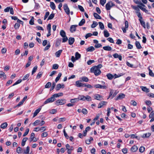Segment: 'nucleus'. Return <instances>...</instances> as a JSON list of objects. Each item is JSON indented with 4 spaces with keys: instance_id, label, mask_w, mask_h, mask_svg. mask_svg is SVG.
<instances>
[{
    "instance_id": "obj_1",
    "label": "nucleus",
    "mask_w": 154,
    "mask_h": 154,
    "mask_svg": "<svg viewBox=\"0 0 154 154\" xmlns=\"http://www.w3.org/2000/svg\"><path fill=\"white\" fill-rule=\"evenodd\" d=\"M91 72L93 73L96 76L100 75L101 73V71L100 69L97 68L96 66H93L90 69Z\"/></svg>"
},
{
    "instance_id": "obj_2",
    "label": "nucleus",
    "mask_w": 154,
    "mask_h": 154,
    "mask_svg": "<svg viewBox=\"0 0 154 154\" xmlns=\"http://www.w3.org/2000/svg\"><path fill=\"white\" fill-rule=\"evenodd\" d=\"M78 98L79 100H80L85 101L86 100L88 101L91 100V97L88 95H86L85 96L83 95H79Z\"/></svg>"
},
{
    "instance_id": "obj_3",
    "label": "nucleus",
    "mask_w": 154,
    "mask_h": 154,
    "mask_svg": "<svg viewBox=\"0 0 154 154\" xmlns=\"http://www.w3.org/2000/svg\"><path fill=\"white\" fill-rule=\"evenodd\" d=\"M60 35L63 37L62 42H65L68 40V38L66 35L65 32L63 30H61L60 31Z\"/></svg>"
},
{
    "instance_id": "obj_4",
    "label": "nucleus",
    "mask_w": 154,
    "mask_h": 154,
    "mask_svg": "<svg viewBox=\"0 0 154 154\" xmlns=\"http://www.w3.org/2000/svg\"><path fill=\"white\" fill-rule=\"evenodd\" d=\"M101 83L102 85H101L99 84H96L94 85V87L96 88L105 89L107 88V86L105 85V82L103 81L101 82Z\"/></svg>"
},
{
    "instance_id": "obj_5",
    "label": "nucleus",
    "mask_w": 154,
    "mask_h": 154,
    "mask_svg": "<svg viewBox=\"0 0 154 154\" xmlns=\"http://www.w3.org/2000/svg\"><path fill=\"white\" fill-rule=\"evenodd\" d=\"M55 100V99H54L53 95L51 97L47 99L44 102V104H46L49 103H51L53 102Z\"/></svg>"
},
{
    "instance_id": "obj_6",
    "label": "nucleus",
    "mask_w": 154,
    "mask_h": 154,
    "mask_svg": "<svg viewBox=\"0 0 154 154\" xmlns=\"http://www.w3.org/2000/svg\"><path fill=\"white\" fill-rule=\"evenodd\" d=\"M114 4L111 2H109L106 5V8L107 10H109L111 7L114 6Z\"/></svg>"
},
{
    "instance_id": "obj_7",
    "label": "nucleus",
    "mask_w": 154,
    "mask_h": 154,
    "mask_svg": "<svg viewBox=\"0 0 154 154\" xmlns=\"http://www.w3.org/2000/svg\"><path fill=\"white\" fill-rule=\"evenodd\" d=\"M66 103L65 99L58 100L56 101L55 104L57 105H62Z\"/></svg>"
},
{
    "instance_id": "obj_8",
    "label": "nucleus",
    "mask_w": 154,
    "mask_h": 154,
    "mask_svg": "<svg viewBox=\"0 0 154 154\" xmlns=\"http://www.w3.org/2000/svg\"><path fill=\"white\" fill-rule=\"evenodd\" d=\"M63 7L64 10L66 14L69 15L70 14V10L67 5L66 4H64Z\"/></svg>"
},
{
    "instance_id": "obj_9",
    "label": "nucleus",
    "mask_w": 154,
    "mask_h": 154,
    "mask_svg": "<svg viewBox=\"0 0 154 154\" xmlns=\"http://www.w3.org/2000/svg\"><path fill=\"white\" fill-rule=\"evenodd\" d=\"M140 6H142L140 5H137V6L132 5L131 7L134 9L135 10V12L137 14L140 12L139 9Z\"/></svg>"
},
{
    "instance_id": "obj_10",
    "label": "nucleus",
    "mask_w": 154,
    "mask_h": 154,
    "mask_svg": "<svg viewBox=\"0 0 154 154\" xmlns=\"http://www.w3.org/2000/svg\"><path fill=\"white\" fill-rule=\"evenodd\" d=\"M78 26V25H72L70 26V30L72 33H73L76 30V28Z\"/></svg>"
},
{
    "instance_id": "obj_11",
    "label": "nucleus",
    "mask_w": 154,
    "mask_h": 154,
    "mask_svg": "<svg viewBox=\"0 0 154 154\" xmlns=\"http://www.w3.org/2000/svg\"><path fill=\"white\" fill-rule=\"evenodd\" d=\"M94 99L99 100H101L103 99V97L99 94H96L94 96Z\"/></svg>"
},
{
    "instance_id": "obj_12",
    "label": "nucleus",
    "mask_w": 154,
    "mask_h": 154,
    "mask_svg": "<svg viewBox=\"0 0 154 154\" xmlns=\"http://www.w3.org/2000/svg\"><path fill=\"white\" fill-rule=\"evenodd\" d=\"M125 97V95L123 93H121L117 97L115 98L116 100H121L124 98Z\"/></svg>"
},
{
    "instance_id": "obj_13",
    "label": "nucleus",
    "mask_w": 154,
    "mask_h": 154,
    "mask_svg": "<svg viewBox=\"0 0 154 154\" xmlns=\"http://www.w3.org/2000/svg\"><path fill=\"white\" fill-rule=\"evenodd\" d=\"M75 85L77 87H84V84L82 83L80 81H78L75 82Z\"/></svg>"
},
{
    "instance_id": "obj_14",
    "label": "nucleus",
    "mask_w": 154,
    "mask_h": 154,
    "mask_svg": "<svg viewBox=\"0 0 154 154\" xmlns=\"http://www.w3.org/2000/svg\"><path fill=\"white\" fill-rule=\"evenodd\" d=\"M63 93L61 92L57 94H55L53 95V97L54 98V99H55V98H57L58 97H60L63 96Z\"/></svg>"
},
{
    "instance_id": "obj_15",
    "label": "nucleus",
    "mask_w": 154,
    "mask_h": 154,
    "mask_svg": "<svg viewBox=\"0 0 154 154\" xmlns=\"http://www.w3.org/2000/svg\"><path fill=\"white\" fill-rule=\"evenodd\" d=\"M113 56L114 58H118L120 60H122V56L120 55H119L118 54L115 53L113 55Z\"/></svg>"
},
{
    "instance_id": "obj_16",
    "label": "nucleus",
    "mask_w": 154,
    "mask_h": 154,
    "mask_svg": "<svg viewBox=\"0 0 154 154\" xmlns=\"http://www.w3.org/2000/svg\"><path fill=\"white\" fill-rule=\"evenodd\" d=\"M107 102L105 101H101L98 105V108H101L104 105H106Z\"/></svg>"
},
{
    "instance_id": "obj_17",
    "label": "nucleus",
    "mask_w": 154,
    "mask_h": 154,
    "mask_svg": "<svg viewBox=\"0 0 154 154\" xmlns=\"http://www.w3.org/2000/svg\"><path fill=\"white\" fill-rule=\"evenodd\" d=\"M75 41V39L74 38L70 37L68 40L69 44L70 45H72Z\"/></svg>"
},
{
    "instance_id": "obj_18",
    "label": "nucleus",
    "mask_w": 154,
    "mask_h": 154,
    "mask_svg": "<svg viewBox=\"0 0 154 154\" xmlns=\"http://www.w3.org/2000/svg\"><path fill=\"white\" fill-rule=\"evenodd\" d=\"M27 97L26 96H25L22 100V101L20 102L18 104H17V106H20L27 99Z\"/></svg>"
},
{
    "instance_id": "obj_19",
    "label": "nucleus",
    "mask_w": 154,
    "mask_h": 154,
    "mask_svg": "<svg viewBox=\"0 0 154 154\" xmlns=\"http://www.w3.org/2000/svg\"><path fill=\"white\" fill-rule=\"evenodd\" d=\"M41 108H39L38 109H36L35 112L34 113L33 116V118L35 117V116H36L37 114L41 110Z\"/></svg>"
},
{
    "instance_id": "obj_20",
    "label": "nucleus",
    "mask_w": 154,
    "mask_h": 154,
    "mask_svg": "<svg viewBox=\"0 0 154 154\" xmlns=\"http://www.w3.org/2000/svg\"><path fill=\"white\" fill-rule=\"evenodd\" d=\"M140 88L142 90L145 92L148 93L149 92V89L146 87L141 86Z\"/></svg>"
},
{
    "instance_id": "obj_21",
    "label": "nucleus",
    "mask_w": 154,
    "mask_h": 154,
    "mask_svg": "<svg viewBox=\"0 0 154 154\" xmlns=\"http://www.w3.org/2000/svg\"><path fill=\"white\" fill-rule=\"evenodd\" d=\"M0 78L4 79L6 78V75L5 73L2 71H0Z\"/></svg>"
},
{
    "instance_id": "obj_22",
    "label": "nucleus",
    "mask_w": 154,
    "mask_h": 154,
    "mask_svg": "<svg viewBox=\"0 0 154 154\" xmlns=\"http://www.w3.org/2000/svg\"><path fill=\"white\" fill-rule=\"evenodd\" d=\"M134 2L136 4L145 7V5L141 3V1L139 0H137L134 1Z\"/></svg>"
},
{
    "instance_id": "obj_23",
    "label": "nucleus",
    "mask_w": 154,
    "mask_h": 154,
    "mask_svg": "<svg viewBox=\"0 0 154 154\" xmlns=\"http://www.w3.org/2000/svg\"><path fill=\"white\" fill-rule=\"evenodd\" d=\"M138 148L136 145H134L131 148V150L132 152H135L137 150Z\"/></svg>"
},
{
    "instance_id": "obj_24",
    "label": "nucleus",
    "mask_w": 154,
    "mask_h": 154,
    "mask_svg": "<svg viewBox=\"0 0 154 154\" xmlns=\"http://www.w3.org/2000/svg\"><path fill=\"white\" fill-rule=\"evenodd\" d=\"M124 74H125L123 73H121L120 74H119L118 75H117L116 74H115L113 75V78L116 79L123 75Z\"/></svg>"
},
{
    "instance_id": "obj_25",
    "label": "nucleus",
    "mask_w": 154,
    "mask_h": 154,
    "mask_svg": "<svg viewBox=\"0 0 154 154\" xmlns=\"http://www.w3.org/2000/svg\"><path fill=\"white\" fill-rule=\"evenodd\" d=\"M143 6H140V8L142 11H144L146 13L149 14L150 13L149 12V11L148 10L146 9V8H143Z\"/></svg>"
},
{
    "instance_id": "obj_26",
    "label": "nucleus",
    "mask_w": 154,
    "mask_h": 154,
    "mask_svg": "<svg viewBox=\"0 0 154 154\" xmlns=\"http://www.w3.org/2000/svg\"><path fill=\"white\" fill-rule=\"evenodd\" d=\"M94 50H95V48L92 46H90V47L86 49V51L88 52H92V51H93Z\"/></svg>"
},
{
    "instance_id": "obj_27",
    "label": "nucleus",
    "mask_w": 154,
    "mask_h": 154,
    "mask_svg": "<svg viewBox=\"0 0 154 154\" xmlns=\"http://www.w3.org/2000/svg\"><path fill=\"white\" fill-rule=\"evenodd\" d=\"M103 48L104 50L107 51H110L112 49V48L109 46H104L103 47Z\"/></svg>"
},
{
    "instance_id": "obj_28",
    "label": "nucleus",
    "mask_w": 154,
    "mask_h": 154,
    "mask_svg": "<svg viewBox=\"0 0 154 154\" xmlns=\"http://www.w3.org/2000/svg\"><path fill=\"white\" fill-rule=\"evenodd\" d=\"M93 140V138L92 137H90V138L87 139L85 140L86 143L88 144H89L91 143V141Z\"/></svg>"
},
{
    "instance_id": "obj_29",
    "label": "nucleus",
    "mask_w": 154,
    "mask_h": 154,
    "mask_svg": "<svg viewBox=\"0 0 154 154\" xmlns=\"http://www.w3.org/2000/svg\"><path fill=\"white\" fill-rule=\"evenodd\" d=\"M151 135V134L149 133H148L144 134H143L142 137L143 138H148Z\"/></svg>"
},
{
    "instance_id": "obj_30",
    "label": "nucleus",
    "mask_w": 154,
    "mask_h": 154,
    "mask_svg": "<svg viewBox=\"0 0 154 154\" xmlns=\"http://www.w3.org/2000/svg\"><path fill=\"white\" fill-rule=\"evenodd\" d=\"M50 7L53 10L55 9L56 8V6L54 3L52 2H50Z\"/></svg>"
},
{
    "instance_id": "obj_31",
    "label": "nucleus",
    "mask_w": 154,
    "mask_h": 154,
    "mask_svg": "<svg viewBox=\"0 0 154 154\" xmlns=\"http://www.w3.org/2000/svg\"><path fill=\"white\" fill-rule=\"evenodd\" d=\"M8 124L7 122H5L2 123L1 125V128L3 129H5L7 126Z\"/></svg>"
},
{
    "instance_id": "obj_32",
    "label": "nucleus",
    "mask_w": 154,
    "mask_h": 154,
    "mask_svg": "<svg viewBox=\"0 0 154 154\" xmlns=\"http://www.w3.org/2000/svg\"><path fill=\"white\" fill-rule=\"evenodd\" d=\"M62 50H60L56 52L55 53V55H56V57H59L61 53H62Z\"/></svg>"
},
{
    "instance_id": "obj_33",
    "label": "nucleus",
    "mask_w": 154,
    "mask_h": 154,
    "mask_svg": "<svg viewBox=\"0 0 154 154\" xmlns=\"http://www.w3.org/2000/svg\"><path fill=\"white\" fill-rule=\"evenodd\" d=\"M135 45L137 48V49H140L141 48V46L140 45V43L138 41H136L135 42Z\"/></svg>"
},
{
    "instance_id": "obj_34",
    "label": "nucleus",
    "mask_w": 154,
    "mask_h": 154,
    "mask_svg": "<svg viewBox=\"0 0 154 154\" xmlns=\"http://www.w3.org/2000/svg\"><path fill=\"white\" fill-rule=\"evenodd\" d=\"M27 139L28 138L27 137H25L22 140V142L21 143V145L22 146H24L25 145L26 142L27 140Z\"/></svg>"
},
{
    "instance_id": "obj_35",
    "label": "nucleus",
    "mask_w": 154,
    "mask_h": 154,
    "mask_svg": "<svg viewBox=\"0 0 154 154\" xmlns=\"http://www.w3.org/2000/svg\"><path fill=\"white\" fill-rule=\"evenodd\" d=\"M104 36L106 38L108 37L109 35V33L106 30L104 31Z\"/></svg>"
},
{
    "instance_id": "obj_36",
    "label": "nucleus",
    "mask_w": 154,
    "mask_h": 154,
    "mask_svg": "<svg viewBox=\"0 0 154 154\" xmlns=\"http://www.w3.org/2000/svg\"><path fill=\"white\" fill-rule=\"evenodd\" d=\"M141 25L144 28H146V25L145 22L143 20H139Z\"/></svg>"
},
{
    "instance_id": "obj_37",
    "label": "nucleus",
    "mask_w": 154,
    "mask_h": 154,
    "mask_svg": "<svg viewBox=\"0 0 154 154\" xmlns=\"http://www.w3.org/2000/svg\"><path fill=\"white\" fill-rule=\"evenodd\" d=\"M94 16L97 19H100L101 18V17L96 13H94Z\"/></svg>"
},
{
    "instance_id": "obj_38",
    "label": "nucleus",
    "mask_w": 154,
    "mask_h": 154,
    "mask_svg": "<svg viewBox=\"0 0 154 154\" xmlns=\"http://www.w3.org/2000/svg\"><path fill=\"white\" fill-rule=\"evenodd\" d=\"M40 121L38 120H36L33 123L34 126H36L38 125H40Z\"/></svg>"
},
{
    "instance_id": "obj_39",
    "label": "nucleus",
    "mask_w": 154,
    "mask_h": 154,
    "mask_svg": "<svg viewBox=\"0 0 154 154\" xmlns=\"http://www.w3.org/2000/svg\"><path fill=\"white\" fill-rule=\"evenodd\" d=\"M75 57L77 60H78L81 57V55L78 52H77L75 53Z\"/></svg>"
},
{
    "instance_id": "obj_40",
    "label": "nucleus",
    "mask_w": 154,
    "mask_h": 154,
    "mask_svg": "<svg viewBox=\"0 0 154 154\" xmlns=\"http://www.w3.org/2000/svg\"><path fill=\"white\" fill-rule=\"evenodd\" d=\"M16 152L18 153H21L22 152V149L20 147H18L17 149Z\"/></svg>"
},
{
    "instance_id": "obj_41",
    "label": "nucleus",
    "mask_w": 154,
    "mask_h": 154,
    "mask_svg": "<svg viewBox=\"0 0 154 154\" xmlns=\"http://www.w3.org/2000/svg\"><path fill=\"white\" fill-rule=\"evenodd\" d=\"M62 75V74L61 73H59L58 75V76L56 78L55 81L56 82H57L60 79V77Z\"/></svg>"
},
{
    "instance_id": "obj_42",
    "label": "nucleus",
    "mask_w": 154,
    "mask_h": 154,
    "mask_svg": "<svg viewBox=\"0 0 154 154\" xmlns=\"http://www.w3.org/2000/svg\"><path fill=\"white\" fill-rule=\"evenodd\" d=\"M85 23V20L84 19H82L79 23V25L80 26H82Z\"/></svg>"
},
{
    "instance_id": "obj_43",
    "label": "nucleus",
    "mask_w": 154,
    "mask_h": 154,
    "mask_svg": "<svg viewBox=\"0 0 154 154\" xmlns=\"http://www.w3.org/2000/svg\"><path fill=\"white\" fill-rule=\"evenodd\" d=\"M81 79L82 80V81L86 82H88L89 80L88 78L85 76H83L81 78Z\"/></svg>"
},
{
    "instance_id": "obj_44",
    "label": "nucleus",
    "mask_w": 154,
    "mask_h": 154,
    "mask_svg": "<svg viewBox=\"0 0 154 154\" xmlns=\"http://www.w3.org/2000/svg\"><path fill=\"white\" fill-rule=\"evenodd\" d=\"M98 23L99 25L100 28L102 30L104 28L103 24L101 22H99Z\"/></svg>"
},
{
    "instance_id": "obj_45",
    "label": "nucleus",
    "mask_w": 154,
    "mask_h": 154,
    "mask_svg": "<svg viewBox=\"0 0 154 154\" xmlns=\"http://www.w3.org/2000/svg\"><path fill=\"white\" fill-rule=\"evenodd\" d=\"M106 76L108 79L109 80H111L113 78V75L110 73L107 74Z\"/></svg>"
},
{
    "instance_id": "obj_46",
    "label": "nucleus",
    "mask_w": 154,
    "mask_h": 154,
    "mask_svg": "<svg viewBox=\"0 0 154 154\" xmlns=\"http://www.w3.org/2000/svg\"><path fill=\"white\" fill-rule=\"evenodd\" d=\"M97 25L98 23L94 21L91 25V27L92 28H94Z\"/></svg>"
},
{
    "instance_id": "obj_47",
    "label": "nucleus",
    "mask_w": 154,
    "mask_h": 154,
    "mask_svg": "<svg viewBox=\"0 0 154 154\" xmlns=\"http://www.w3.org/2000/svg\"><path fill=\"white\" fill-rule=\"evenodd\" d=\"M84 87L90 88H93V86H91L90 85L88 84H84Z\"/></svg>"
},
{
    "instance_id": "obj_48",
    "label": "nucleus",
    "mask_w": 154,
    "mask_h": 154,
    "mask_svg": "<svg viewBox=\"0 0 154 154\" xmlns=\"http://www.w3.org/2000/svg\"><path fill=\"white\" fill-rule=\"evenodd\" d=\"M37 66H35L33 68L32 72V75H33L34 73H35L37 69Z\"/></svg>"
},
{
    "instance_id": "obj_49",
    "label": "nucleus",
    "mask_w": 154,
    "mask_h": 154,
    "mask_svg": "<svg viewBox=\"0 0 154 154\" xmlns=\"http://www.w3.org/2000/svg\"><path fill=\"white\" fill-rule=\"evenodd\" d=\"M29 74H27L25 75L23 79H22V80H26L29 77Z\"/></svg>"
},
{
    "instance_id": "obj_50",
    "label": "nucleus",
    "mask_w": 154,
    "mask_h": 154,
    "mask_svg": "<svg viewBox=\"0 0 154 154\" xmlns=\"http://www.w3.org/2000/svg\"><path fill=\"white\" fill-rule=\"evenodd\" d=\"M79 100L78 99V98H75L74 99H72L70 100V102L71 103H75L77 101H78Z\"/></svg>"
},
{
    "instance_id": "obj_51",
    "label": "nucleus",
    "mask_w": 154,
    "mask_h": 154,
    "mask_svg": "<svg viewBox=\"0 0 154 154\" xmlns=\"http://www.w3.org/2000/svg\"><path fill=\"white\" fill-rule=\"evenodd\" d=\"M60 88H61V84H57L55 89L56 91H59Z\"/></svg>"
},
{
    "instance_id": "obj_52",
    "label": "nucleus",
    "mask_w": 154,
    "mask_h": 154,
    "mask_svg": "<svg viewBox=\"0 0 154 154\" xmlns=\"http://www.w3.org/2000/svg\"><path fill=\"white\" fill-rule=\"evenodd\" d=\"M82 112L84 115H86L88 113V111L85 108H83L82 109Z\"/></svg>"
},
{
    "instance_id": "obj_53",
    "label": "nucleus",
    "mask_w": 154,
    "mask_h": 154,
    "mask_svg": "<svg viewBox=\"0 0 154 154\" xmlns=\"http://www.w3.org/2000/svg\"><path fill=\"white\" fill-rule=\"evenodd\" d=\"M114 91L112 89H110V92L109 94V97L108 98V99L109 97H111L112 98V96L113 95V94Z\"/></svg>"
},
{
    "instance_id": "obj_54",
    "label": "nucleus",
    "mask_w": 154,
    "mask_h": 154,
    "mask_svg": "<svg viewBox=\"0 0 154 154\" xmlns=\"http://www.w3.org/2000/svg\"><path fill=\"white\" fill-rule=\"evenodd\" d=\"M94 62L95 61L94 60H89L87 61V63L88 65H90Z\"/></svg>"
},
{
    "instance_id": "obj_55",
    "label": "nucleus",
    "mask_w": 154,
    "mask_h": 154,
    "mask_svg": "<svg viewBox=\"0 0 154 154\" xmlns=\"http://www.w3.org/2000/svg\"><path fill=\"white\" fill-rule=\"evenodd\" d=\"M29 129L28 128H27L25 132L23 134V137H25L26 136L28 133L29 131Z\"/></svg>"
},
{
    "instance_id": "obj_56",
    "label": "nucleus",
    "mask_w": 154,
    "mask_h": 154,
    "mask_svg": "<svg viewBox=\"0 0 154 154\" xmlns=\"http://www.w3.org/2000/svg\"><path fill=\"white\" fill-rule=\"evenodd\" d=\"M145 148L143 146H141L139 148V151L140 152H143L145 150Z\"/></svg>"
},
{
    "instance_id": "obj_57",
    "label": "nucleus",
    "mask_w": 154,
    "mask_h": 154,
    "mask_svg": "<svg viewBox=\"0 0 154 154\" xmlns=\"http://www.w3.org/2000/svg\"><path fill=\"white\" fill-rule=\"evenodd\" d=\"M29 147L27 146L26 147V149L24 151V153L26 154H27L29 153Z\"/></svg>"
},
{
    "instance_id": "obj_58",
    "label": "nucleus",
    "mask_w": 154,
    "mask_h": 154,
    "mask_svg": "<svg viewBox=\"0 0 154 154\" xmlns=\"http://www.w3.org/2000/svg\"><path fill=\"white\" fill-rule=\"evenodd\" d=\"M42 72H39L37 75V77H36L37 79H39L42 76Z\"/></svg>"
},
{
    "instance_id": "obj_59",
    "label": "nucleus",
    "mask_w": 154,
    "mask_h": 154,
    "mask_svg": "<svg viewBox=\"0 0 154 154\" xmlns=\"http://www.w3.org/2000/svg\"><path fill=\"white\" fill-rule=\"evenodd\" d=\"M47 29L48 32H51V24H48L47 26Z\"/></svg>"
},
{
    "instance_id": "obj_60",
    "label": "nucleus",
    "mask_w": 154,
    "mask_h": 154,
    "mask_svg": "<svg viewBox=\"0 0 154 154\" xmlns=\"http://www.w3.org/2000/svg\"><path fill=\"white\" fill-rule=\"evenodd\" d=\"M54 14H51L48 17V20H51L54 17Z\"/></svg>"
},
{
    "instance_id": "obj_61",
    "label": "nucleus",
    "mask_w": 154,
    "mask_h": 154,
    "mask_svg": "<svg viewBox=\"0 0 154 154\" xmlns=\"http://www.w3.org/2000/svg\"><path fill=\"white\" fill-rule=\"evenodd\" d=\"M20 25L18 23H15L14 26V27L16 29H18L20 27Z\"/></svg>"
},
{
    "instance_id": "obj_62",
    "label": "nucleus",
    "mask_w": 154,
    "mask_h": 154,
    "mask_svg": "<svg viewBox=\"0 0 154 154\" xmlns=\"http://www.w3.org/2000/svg\"><path fill=\"white\" fill-rule=\"evenodd\" d=\"M78 7L79 10L82 11V12H84L85 11V10L80 5H78Z\"/></svg>"
},
{
    "instance_id": "obj_63",
    "label": "nucleus",
    "mask_w": 154,
    "mask_h": 154,
    "mask_svg": "<svg viewBox=\"0 0 154 154\" xmlns=\"http://www.w3.org/2000/svg\"><path fill=\"white\" fill-rule=\"evenodd\" d=\"M51 84L50 82H48L45 85V88H49L51 85Z\"/></svg>"
},
{
    "instance_id": "obj_64",
    "label": "nucleus",
    "mask_w": 154,
    "mask_h": 154,
    "mask_svg": "<svg viewBox=\"0 0 154 154\" xmlns=\"http://www.w3.org/2000/svg\"><path fill=\"white\" fill-rule=\"evenodd\" d=\"M48 134L47 132H45L42 133V137H45L48 136Z\"/></svg>"
}]
</instances>
